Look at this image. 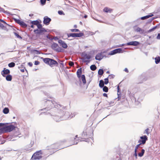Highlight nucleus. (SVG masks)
I'll list each match as a JSON object with an SVG mask.
<instances>
[{
  "label": "nucleus",
  "mask_w": 160,
  "mask_h": 160,
  "mask_svg": "<svg viewBox=\"0 0 160 160\" xmlns=\"http://www.w3.org/2000/svg\"><path fill=\"white\" fill-rule=\"evenodd\" d=\"M62 108H58V110L55 111L56 113L52 112H42L40 113V115L44 114L45 115L50 114L51 116H53V119L56 122H58L61 120H64L67 119L69 118L68 112H64L62 109Z\"/></svg>",
  "instance_id": "1"
},
{
  "label": "nucleus",
  "mask_w": 160,
  "mask_h": 160,
  "mask_svg": "<svg viewBox=\"0 0 160 160\" xmlns=\"http://www.w3.org/2000/svg\"><path fill=\"white\" fill-rule=\"evenodd\" d=\"M46 100V99L45 100ZM45 101V105L46 107V108L41 109V111H44V110H49L51 109H52L54 111L58 110V108H63V106L61 104H58L54 101L46 99Z\"/></svg>",
  "instance_id": "2"
},
{
  "label": "nucleus",
  "mask_w": 160,
  "mask_h": 160,
  "mask_svg": "<svg viewBox=\"0 0 160 160\" xmlns=\"http://www.w3.org/2000/svg\"><path fill=\"white\" fill-rule=\"evenodd\" d=\"M38 29L34 30V32L36 34L42 35L43 34L44 32H47V31L42 27V25L41 23L38 24L37 26Z\"/></svg>",
  "instance_id": "3"
},
{
  "label": "nucleus",
  "mask_w": 160,
  "mask_h": 160,
  "mask_svg": "<svg viewBox=\"0 0 160 160\" xmlns=\"http://www.w3.org/2000/svg\"><path fill=\"white\" fill-rule=\"evenodd\" d=\"M81 56L83 58H82V61L84 62H86L87 63H89L90 61V60H85V59H87L88 60L90 59L91 58V55L88 54L85 52H82L81 53Z\"/></svg>",
  "instance_id": "4"
},
{
  "label": "nucleus",
  "mask_w": 160,
  "mask_h": 160,
  "mask_svg": "<svg viewBox=\"0 0 160 160\" xmlns=\"http://www.w3.org/2000/svg\"><path fill=\"white\" fill-rule=\"evenodd\" d=\"M51 48L54 51L58 52H63L64 49L59 46L58 45L54 42H53L51 45Z\"/></svg>",
  "instance_id": "5"
},
{
  "label": "nucleus",
  "mask_w": 160,
  "mask_h": 160,
  "mask_svg": "<svg viewBox=\"0 0 160 160\" xmlns=\"http://www.w3.org/2000/svg\"><path fill=\"white\" fill-rule=\"evenodd\" d=\"M68 38L72 37L73 38H80L84 36V34L83 32H80L79 33H67Z\"/></svg>",
  "instance_id": "6"
},
{
  "label": "nucleus",
  "mask_w": 160,
  "mask_h": 160,
  "mask_svg": "<svg viewBox=\"0 0 160 160\" xmlns=\"http://www.w3.org/2000/svg\"><path fill=\"white\" fill-rule=\"evenodd\" d=\"M41 151H37L35 152L32 155L31 159L32 160H36L37 159L39 160L42 158V156L39 155L40 154H42Z\"/></svg>",
  "instance_id": "7"
},
{
  "label": "nucleus",
  "mask_w": 160,
  "mask_h": 160,
  "mask_svg": "<svg viewBox=\"0 0 160 160\" xmlns=\"http://www.w3.org/2000/svg\"><path fill=\"white\" fill-rule=\"evenodd\" d=\"M13 19L16 23L19 24L22 28H26L27 27V24L25 23L23 21L16 18H13Z\"/></svg>",
  "instance_id": "8"
},
{
  "label": "nucleus",
  "mask_w": 160,
  "mask_h": 160,
  "mask_svg": "<svg viewBox=\"0 0 160 160\" xmlns=\"http://www.w3.org/2000/svg\"><path fill=\"white\" fill-rule=\"evenodd\" d=\"M4 128L5 133L10 132L15 128V126L13 125H9L5 126L4 127Z\"/></svg>",
  "instance_id": "9"
},
{
  "label": "nucleus",
  "mask_w": 160,
  "mask_h": 160,
  "mask_svg": "<svg viewBox=\"0 0 160 160\" xmlns=\"http://www.w3.org/2000/svg\"><path fill=\"white\" fill-rule=\"evenodd\" d=\"M13 134L12 135V138L18 137L20 134L19 128L16 127H15V128L13 130Z\"/></svg>",
  "instance_id": "10"
},
{
  "label": "nucleus",
  "mask_w": 160,
  "mask_h": 160,
  "mask_svg": "<svg viewBox=\"0 0 160 160\" xmlns=\"http://www.w3.org/2000/svg\"><path fill=\"white\" fill-rule=\"evenodd\" d=\"M141 139L139 140L138 142H141V144L144 145L145 144L146 141L148 140V138L147 136L144 135L140 137Z\"/></svg>",
  "instance_id": "11"
},
{
  "label": "nucleus",
  "mask_w": 160,
  "mask_h": 160,
  "mask_svg": "<svg viewBox=\"0 0 160 160\" xmlns=\"http://www.w3.org/2000/svg\"><path fill=\"white\" fill-rule=\"evenodd\" d=\"M138 83H142L143 81H145L147 80L145 75L144 74H142L140 76H139L138 78Z\"/></svg>",
  "instance_id": "12"
},
{
  "label": "nucleus",
  "mask_w": 160,
  "mask_h": 160,
  "mask_svg": "<svg viewBox=\"0 0 160 160\" xmlns=\"http://www.w3.org/2000/svg\"><path fill=\"white\" fill-rule=\"evenodd\" d=\"M51 19L48 16H45L43 18V23L46 25H48L51 21Z\"/></svg>",
  "instance_id": "13"
},
{
  "label": "nucleus",
  "mask_w": 160,
  "mask_h": 160,
  "mask_svg": "<svg viewBox=\"0 0 160 160\" xmlns=\"http://www.w3.org/2000/svg\"><path fill=\"white\" fill-rule=\"evenodd\" d=\"M10 72L9 70L6 69V68H4L3 70L1 72V74L3 77H5L6 75L9 74Z\"/></svg>",
  "instance_id": "14"
},
{
  "label": "nucleus",
  "mask_w": 160,
  "mask_h": 160,
  "mask_svg": "<svg viewBox=\"0 0 160 160\" xmlns=\"http://www.w3.org/2000/svg\"><path fill=\"white\" fill-rule=\"evenodd\" d=\"M58 43L60 46H62L63 48L66 49L68 48L67 44L61 39H59Z\"/></svg>",
  "instance_id": "15"
},
{
  "label": "nucleus",
  "mask_w": 160,
  "mask_h": 160,
  "mask_svg": "<svg viewBox=\"0 0 160 160\" xmlns=\"http://www.w3.org/2000/svg\"><path fill=\"white\" fill-rule=\"evenodd\" d=\"M140 44V43L139 42L137 41H134L128 42L126 43V44L128 46H136L139 45Z\"/></svg>",
  "instance_id": "16"
},
{
  "label": "nucleus",
  "mask_w": 160,
  "mask_h": 160,
  "mask_svg": "<svg viewBox=\"0 0 160 160\" xmlns=\"http://www.w3.org/2000/svg\"><path fill=\"white\" fill-rule=\"evenodd\" d=\"M104 56L102 55V52H100L97 54L95 56V59L96 60L100 61L103 58Z\"/></svg>",
  "instance_id": "17"
},
{
  "label": "nucleus",
  "mask_w": 160,
  "mask_h": 160,
  "mask_svg": "<svg viewBox=\"0 0 160 160\" xmlns=\"http://www.w3.org/2000/svg\"><path fill=\"white\" fill-rule=\"evenodd\" d=\"M53 65H54L55 66L57 67L58 65V62L53 59L51 58L50 62V66L52 67Z\"/></svg>",
  "instance_id": "18"
},
{
  "label": "nucleus",
  "mask_w": 160,
  "mask_h": 160,
  "mask_svg": "<svg viewBox=\"0 0 160 160\" xmlns=\"http://www.w3.org/2000/svg\"><path fill=\"white\" fill-rule=\"evenodd\" d=\"M133 28L134 30L137 32H141L140 33L141 34L143 33L144 30L139 27H138L137 25L133 26Z\"/></svg>",
  "instance_id": "19"
},
{
  "label": "nucleus",
  "mask_w": 160,
  "mask_h": 160,
  "mask_svg": "<svg viewBox=\"0 0 160 160\" xmlns=\"http://www.w3.org/2000/svg\"><path fill=\"white\" fill-rule=\"evenodd\" d=\"M31 22L30 23L34 25L37 26L38 24L39 23H41L42 22L41 21L40 19H37L36 20H34L32 21H31Z\"/></svg>",
  "instance_id": "20"
},
{
  "label": "nucleus",
  "mask_w": 160,
  "mask_h": 160,
  "mask_svg": "<svg viewBox=\"0 0 160 160\" xmlns=\"http://www.w3.org/2000/svg\"><path fill=\"white\" fill-rule=\"evenodd\" d=\"M77 77L79 79V80L80 81V78L82 76V69L81 68H80L78 69L77 72Z\"/></svg>",
  "instance_id": "21"
},
{
  "label": "nucleus",
  "mask_w": 160,
  "mask_h": 160,
  "mask_svg": "<svg viewBox=\"0 0 160 160\" xmlns=\"http://www.w3.org/2000/svg\"><path fill=\"white\" fill-rule=\"evenodd\" d=\"M41 59H43V61L45 63L50 65L51 58H42Z\"/></svg>",
  "instance_id": "22"
},
{
  "label": "nucleus",
  "mask_w": 160,
  "mask_h": 160,
  "mask_svg": "<svg viewBox=\"0 0 160 160\" xmlns=\"http://www.w3.org/2000/svg\"><path fill=\"white\" fill-rule=\"evenodd\" d=\"M153 14L152 13H150L149 14L141 18L140 19L142 20H145L148 18L151 17L153 16Z\"/></svg>",
  "instance_id": "23"
},
{
  "label": "nucleus",
  "mask_w": 160,
  "mask_h": 160,
  "mask_svg": "<svg viewBox=\"0 0 160 160\" xmlns=\"http://www.w3.org/2000/svg\"><path fill=\"white\" fill-rule=\"evenodd\" d=\"M104 12H110L111 13L112 11V9L109 8L107 7H105L103 9Z\"/></svg>",
  "instance_id": "24"
},
{
  "label": "nucleus",
  "mask_w": 160,
  "mask_h": 160,
  "mask_svg": "<svg viewBox=\"0 0 160 160\" xmlns=\"http://www.w3.org/2000/svg\"><path fill=\"white\" fill-rule=\"evenodd\" d=\"M5 77L6 78V80L8 81H11L12 79V76L10 75V74L6 75Z\"/></svg>",
  "instance_id": "25"
},
{
  "label": "nucleus",
  "mask_w": 160,
  "mask_h": 160,
  "mask_svg": "<svg viewBox=\"0 0 160 160\" xmlns=\"http://www.w3.org/2000/svg\"><path fill=\"white\" fill-rule=\"evenodd\" d=\"M81 79H82V82L83 84L85 85L86 82L85 75L84 74L82 75L81 77ZM80 80L81 79H80Z\"/></svg>",
  "instance_id": "26"
},
{
  "label": "nucleus",
  "mask_w": 160,
  "mask_h": 160,
  "mask_svg": "<svg viewBox=\"0 0 160 160\" xmlns=\"http://www.w3.org/2000/svg\"><path fill=\"white\" fill-rule=\"evenodd\" d=\"M104 84H105V83L103 80H101L99 81V86L101 88H102V87L105 86Z\"/></svg>",
  "instance_id": "27"
},
{
  "label": "nucleus",
  "mask_w": 160,
  "mask_h": 160,
  "mask_svg": "<svg viewBox=\"0 0 160 160\" xmlns=\"http://www.w3.org/2000/svg\"><path fill=\"white\" fill-rule=\"evenodd\" d=\"M115 50L116 53H122L125 52V50L122 49L121 48H117Z\"/></svg>",
  "instance_id": "28"
},
{
  "label": "nucleus",
  "mask_w": 160,
  "mask_h": 160,
  "mask_svg": "<svg viewBox=\"0 0 160 160\" xmlns=\"http://www.w3.org/2000/svg\"><path fill=\"white\" fill-rule=\"evenodd\" d=\"M120 91L121 89L119 87V86H118L117 87V94L118 95V100H119L120 98H121V97H120L119 95L120 94Z\"/></svg>",
  "instance_id": "29"
},
{
  "label": "nucleus",
  "mask_w": 160,
  "mask_h": 160,
  "mask_svg": "<svg viewBox=\"0 0 160 160\" xmlns=\"http://www.w3.org/2000/svg\"><path fill=\"white\" fill-rule=\"evenodd\" d=\"M145 150L144 149H142L141 150V152L139 153L138 154V156L140 157H142L144 155V154L145 153Z\"/></svg>",
  "instance_id": "30"
},
{
  "label": "nucleus",
  "mask_w": 160,
  "mask_h": 160,
  "mask_svg": "<svg viewBox=\"0 0 160 160\" xmlns=\"http://www.w3.org/2000/svg\"><path fill=\"white\" fill-rule=\"evenodd\" d=\"M90 69L91 70L94 71L97 69V67L95 65L93 64L90 66Z\"/></svg>",
  "instance_id": "31"
},
{
  "label": "nucleus",
  "mask_w": 160,
  "mask_h": 160,
  "mask_svg": "<svg viewBox=\"0 0 160 160\" xmlns=\"http://www.w3.org/2000/svg\"><path fill=\"white\" fill-rule=\"evenodd\" d=\"M9 112V109L8 108H5L3 110V112L5 114H8Z\"/></svg>",
  "instance_id": "32"
},
{
  "label": "nucleus",
  "mask_w": 160,
  "mask_h": 160,
  "mask_svg": "<svg viewBox=\"0 0 160 160\" xmlns=\"http://www.w3.org/2000/svg\"><path fill=\"white\" fill-rule=\"evenodd\" d=\"M104 73V71L103 69H99L98 72V75L102 76Z\"/></svg>",
  "instance_id": "33"
},
{
  "label": "nucleus",
  "mask_w": 160,
  "mask_h": 160,
  "mask_svg": "<svg viewBox=\"0 0 160 160\" xmlns=\"http://www.w3.org/2000/svg\"><path fill=\"white\" fill-rule=\"evenodd\" d=\"M13 33L14 35L18 38L22 39V38L21 36H20L18 32H14Z\"/></svg>",
  "instance_id": "34"
},
{
  "label": "nucleus",
  "mask_w": 160,
  "mask_h": 160,
  "mask_svg": "<svg viewBox=\"0 0 160 160\" xmlns=\"http://www.w3.org/2000/svg\"><path fill=\"white\" fill-rule=\"evenodd\" d=\"M155 62L156 64L159 63L160 62V58L159 57H156L155 58Z\"/></svg>",
  "instance_id": "35"
},
{
  "label": "nucleus",
  "mask_w": 160,
  "mask_h": 160,
  "mask_svg": "<svg viewBox=\"0 0 160 160\" xmlns=\"http://www.w3.org/2000/svg\"><path fill=\"white\" fill-rule=\"evenodd\" d=\"M116 53V51L115 49L111 51L110 52H109L108 55H114Z\"/></svg>",
  "instance_id": "36"
},
{
  "label": "nucleus",
  "mask_w": 160,
  "mask_h": 160,
  "mask_svg": "<svg viewBox=\"0 0 160 160\" xmlns=\"http://www.w3.org/2000/svg\"><path fill=\"white\" fill-rule=\"evenodd\" d=\"M157 28V26H155L154 27H153L152 28H151V29H149L148 31V33L150 32H152L154 31L155 29Z\"/></svg>",
  "instance_id": "37"
},
{
  "label": "nucleus",
  "mask_w": 160,
  "mask_h": 160,
  "mask_svg": "<svg viewBox=\"0 0 160 160\" xmlns=\"http://www.w3.org/2000/svg\"><path fill=\"white\" fill-rule=\"evenodd\" d=\"M15 65V63L14 62H11L8 64V66L10 68H13Z\"/></svg>",
  "instance_id": "38"
},
{
  "label": "nucleus",
  "mask_w": 160,
  "mask_h": 160,
  "mask_svg": "<svg viewBox=\"0 0 160 160\" xmlns=\"http://www.w3.org/2000/svg\"><path fill=\"white\" fill-rule=\"evenodd\" d=\"M102 90L103 92H108V89L107 87L105 86L103 87H102Z\"/></svg>",
  "instance_id": "39"
},
{
  "label": "nucleus",
  "mask_w": 160,
  "mask_h": 160,
  "mask_svg": "<svg viewBox=\"0 0 160 160\" xmlns=\"http://www.w3.org/2000/svg\"><path fill=\"white\" fill-rule=\"evenodd\" d=\"M5 133L4 127L0 128V135L3 133Z\"/></svg>",
  "instance_id": "40"
},
{
  "label": "nucleus",
  "mask_w": 160,
  "mask_h": 160,
  "mask_svg": "<svg viewBox=\"0 0 160 160\" xmlns=\"http://www.w3.org/2000/svg\"><path fill=\"white\" fill-rule=\"evenodd\" d=\"M0 22H2V23H4V24H6L7 25H8V26H9V27H13V26H11V25H9V24H7V23L5 22V21H4V20H3V19H0Z\"/></svg>",
  "instance_id": "41"
},
{
  "label": "nucleus",
  "mask_w": 160,
  "mask_h": 160,
  "mask_svg": "<svg viewBox=\"0 0 160 160\" xmlns=\"http://www.w3.org/2000/svg\"><path fill=\"white\" fill-rule=\"evenodd\" d=\"M46 0H40L41 4L42 5H44L46 3Z\"/></svg>",
  "instance_id": "42"
},
{
  "label": "nucleus",
  "mask_w": 160,
  "mask_h": 160,
  "mask_svg": "<svg viewBox=\"0 0 160 160\" xmlns=\"http://www.w3.org/2000/svg\"><path fill=\"white\" fill-rule=\"evenodd\" d=\"M156 18L155 17H152L148 20V22L150 23L152 21L155 19Z\"/></svg>",
  "instance_id": "43"
},
{
  "label": "nucleus",
  "mask_w": 160,
  "mask_h": 160,
  "mask_svg": "<svg viewBox=\"0 0 160 160\" xmlns=\"http://www.w3.org/2000/svg\"><path fill=\"white\" fill-rule=\"evenodd\" d=\"M70 30L72 32H80V30L78 29H71Z\"/></svg>",
  "instance_id": "44"
},
{
  "label": "nucleus",
  "mask_w": 160,
  "mask_h": 160,
  "mask_svg": "<svg viewBox=\"0 0 160 160\" xmlns=\"http://www.w3.org/2000/svg\"><path fill=\"white\" fill-rule=\"evenodd\" d=\"M104 83L105 85H107L108 83V78H105L104 79Z\"/></svg>",
  "instance_id": "45"
},
{
  "label": "nucleus",
  "mask_w": 160,
  "mask_h": 160,
  "mask_svg": "<svg viewBox=\"0 0 160 160\" xmlns=\"http://www.w3.org/2000/svg\"><path fill=\"white\" fill-rule=\"evenodd\" d=\"M58 13L60 15H65V13L62 10H59L58 11Z\"/></svg>",
  "instance_id": "46"
},
{
  "label": "nucleus",
  "mask_w": 160,
  "mask_h": 160,
  "mask_svg": "<svg viewBox=\"0 0 160 160\" xmlns=\"http://www.w3.org/2000/svg\"><path fill=\"white\" fill-rule=\"evenodd\" d=\"M58 62H59L60 63V64L61 65V66L63 67L64 66V64L62 63L63 61L60 60L58 59Z\"/></svg>",
  "instance_id": "47"
},
{
  "label": "nucleus",
  "mask_w": 160,
  "mask_h": 160,
  "mask_svg": "<svg viewBox=\"0 0 160 160\" xmlns=\"http://www.w3.org/2000/svg\"><path fill=\"white\" fill-rule=\"evenodd\" d=\"M32 52H36V53L37 54H40L41 53V52L35 49H33Z\"/></svg>",
  "instance_id": "48"
},
{
  "label": "nucleus",
  "mask_w": 160,
  "mask_h": 160,
  "mask_svg": "<svg viewBox=\"0 0 160 160\" xmlns=\"http://www.w3.org/2000/svg\"><path fill=\"white\" fill-rule=\"evenodd\" d=\"M140 143L137 145L135 147V150L137 151V149L141 145H143L142 144H141V142H139Z\"/></svg>",
  "instance_id": "49"
},
{
  "label": "nucleus",
  "mask_w": 160,
  "mask_h": 160,
  "mask_svg": "<svg viewBox=\"0 0 160 160\" xmlns=\"http://www.w3.org/2000/svg\"><path fill=\"white\" fill-rule=\"evenodd\" d=\"M68 64L70 66L72 67L74 65V63L73 62L69 61V62Z\"/></svg>",
  "instance_id": "50"
},
{
  "label": "nucleus",
  "mask_w": 160,
  "mask_h": 160,
  "mask_svg": "<svg viewBox=\"0 0 160 160\" xmlns=\"http://www.w3.org/2000/svg\"><path fill=\"white\" fill-rule=\"evenodd\" d=\"M24 69L25 70V71H26V72H27V74H28V71L27 70L25 69V68L24 67H23V69H20V71L22 72H24Z\"/></svg>",
  "instance_id": "51"
},
{
  "label": "nucleus",
  "mask_w": 160,
  "mask_h": 160,
  "mask_svg": "<svg viewBox=\"0 0 160 160\" xmlns=\"http://www.w3.org/2000/svg\"><path fill=\"white\" fill-rule=\"evenodd\" d=\"M108 77H109V78L110 79H111L115 77V76L112 74H111L109 75Z\"/></svg>",
  "instance_id": "52"
},
{
  "label": "nucleus",
  "mask_w": 160,
  "mask_h": 160,
  "mask_svg": "<svg viewBox=\"0 0 160 160\" xmlns=\"http://www.w3.org/2000/svg\"><path fill=\"white\" fill-rule=\"evenodd\" d=\"M149 130V129L148 128H147L145 130V132H145L147 135H148L149 133V132H148Z\"/></svg>",
  "instance_id": "53"
},
{
  "label": "nucleus",
  "mask_w": 160,
  "mask_h": 160,
  "mask_svg": "<svg viewBox=\"0 0 160 160\" xmlns=\"http://www.w3.org/2000/svg\"><path fill=\"white\" fill-rule=\"evenodd\" d=\"M0 27L2 29H4V28H5L1 22H0Z\"/></svg>",
  "instance_id": "54"
},
{
  "label": "nucleus",
  "mask_w": 160,
  "mask_h": 160,
  "mask_svg": "<svg viewBox=\"0 0 160 160\" xmlns=\"http://www.w3.org/2000/svg\"><path fill=\"white\" fill-rule=\"evenodd\" d=\"M40 64V62L38 61H35L34 62V64L36 65H38Z\"/></svg>",
  "instance_id": "55"
},
{
  "label": "nucleus",
  "mask_w": 160,
  "mask_h": 160,
  "mask_svg": "<svg viewBox=\"0 0 160 160\" xmlns=\"http://www.w3.org/2000/svg\"><path fill=\"white\" fill-rule=\"evenodd\" d=\"M137 151L134 150V156L136 158H137Z\"/></svg>",
  "instance_id": "56"
},
{
  "label": "nucleus",
  "mask_w": 160,
  "mask_h": 160,
  "mask_svg": "<svg viewBox=\"0 0 160 160\" xmlns=\"http://www.w3.org/2000/svg\"><path fill=\"white\" fill-rule=\"evenodd\" d=\"M8 123H0V127H2L3 125H6V124H7Z\"/></svg>",
  "instance_id": "57"
},
{
  "label": "nucleus",
  "mask_w": 160,
  "mask_h": 160,
  "mask_svg": "<svg viewBox=\"0 0 160 160\" xmlns=\"http://www.w3.org/2000/svg\"><path fill=\"white\" fill-rule=\"evenodd\" d=\"M28 65L30 67H31L32 66V63L31 62H29L28 63Z\"/></svg>",
  "instance_id": "58"
},
{
  "label": "nucleus",
  "mask_w": 160,
  "mask_h": 160,
  "mask_svg": "<svg viewBox=\"0 0 160 160\" xmlns=\"http://www.w3.org/2000/svg\"><path fill=\"white\" fill-rule=\"evenodd\" d=\"M157 38L158 39H160V33H159L158 34L157 36Z\"/></svg>",
  "instance_id": "59"
},
{
  "label": "nucleus",
  "mask_w": 160,
  "mask_h": 160,
  "mask_svg": "<svg viewBox=\"0 0 160 160\" xmlns=\"http://www.w3.org/2000/svg\"><path fill=\"white\" fill-rule=\"evenodd\" d=\"M52 39H54L55 40H57L59 39L58 37L57 36L54 37Z\"/></svg>",
  "instance_id": "60"
},
{
  "label": "nucleus",
  "mask_w": 160,
  "mask_h": 160,
  "mask_svg": "<svg viewBox=\"0 0 160 160\" xmlns=\"http://www.w3.org/2000/svg\"><path fill=\"white\" fill-rule=\"evenodd\" d=\"M46 37L47 38L50 39V40H52L53 39L52 38H50L48 36V35H47L46 36Z\"/></svg>",
  "instance_id": "61"
},
{
  "label": "nucleus",
  "mask_w": 160,
  "mask_h": 160,
  "mask_svg": "<svg viewBox=\"0 0 160 160\" xmlns=\"http://www.w3.org/2000/svg\"><path fill=\"white\" fill-rule=\"evenodd\" d=\"M103 95L104 97H108V95L106 93H103Z\"/></svg>",
  "instance_id": "62"
},
{
  "label": "nucleus",
  "mask_w": 160,
  "mask_h": 160,
  "mask_svg": "<svg viewBox=\"0 0 160 160\" xmlns=\"http://www.w3.org/2000/svg\"><path fill=\"white\" fill-rule=\"evenodd\" d=\"M157 26V28H160V23L156 25Z\"/></svg>",
  "instance_id": "63"
},
{
  "label": "nucleus",
  "mask_w": 160,
  "mask_h": 160,
  "mask_svg": "<svg viewBox=\"0 0 160 160\" xmlns=\"http://www.w3.org/2000/svg\"><path fill=\"white\" fill-rule=\"evenodd\" d=\"M124 71L127 73H128L129 72L128 69L127 68H125L124 69Z\"/></svg>",
  "instance_id": "64"
}]
</instances>
